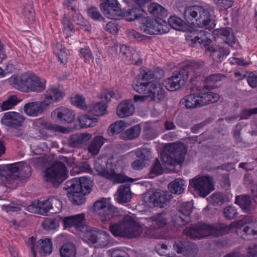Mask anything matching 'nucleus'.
<instances>
[{
    "label": "nucleus",
    "instance_id": "1",
    "mask_svg": "<svg viewBox=\"0 0 257 257\" xmlns=\"http://www.w3.org/2000/svg\"><path fill=\"white\" fill-rule=\"evenodd\" d=\"M184 16L185 22L176 16L170 17L168 20L169 25L175 30L187 32L186 40L192 46L198 44L209 45L211 42L209 33L194 28L205 27L211 29L214 27L208 10L199 6H191L185 10Z\"/></svg>",
    "mask_w": 257,
    "mask_h": 257
},
{
    "label": "nucleus",
    "instance_id": "2",
    "mask_svg": "<svg viewBox=\"0 0 257 257\" xmlns=\"http://www.w3.org/2000/svg\"><path fill=\"white\" fill-rule=\"evenodd\" d=\"M109 229L115 237L129 239L139 236L143 231V227L131 213L125 215L118 222L110 224Z\"/></svg>",
    "mask_w": 257,
    "mask_h": 257
},
{
    "label": "nucleus",
    "instance_id": "3",
    "mask_svg": "<svg viewBox=\"0 0 257 257\" xmlns=\"http://www.w3.org/2000/svg\"><path fill=\"white\" fill-rule=\"evenodd\" d=\"M7 170L6 176L2 174L1 180L3 184L8 188L15 189L25 178L31 174L30 166L22 162L7 165L5 166Z\"/></svg>",
    "mask_w": 257,
    "mask_h": 257
},
{
    "label": "nucleus",
    "instance_id": "4",
    "mask_svg": "<svg viewBox=\"0 0 257 257\" xmlns=\"http://www.w3.org/2000/svg\"><path fill=\"white\" fill-rule=\"evenodd\" d=\"M100 160L94 163V170L96 174L108 179L113 182L119 183L123 182H133L134 180L123 175L116 173L115 170L121 169L123 167V161L119 160L118 161L109 160L106 164V169L103 168L100 163Z\"/></svg>",
    "mask_w": 257,
    "mask_h": 257
},
{
    "label": "nucleus",
    "instance_id": "5",
    "mask_svg": "<svg viewBox=\"0 0 257 257\" xmlns=\"http://www.w3.org/2000/svg\"><path fill=\"white\" fill-rule=\"evenodd\" d=\"M187 152L185 145L181 143L168 144L161 154L163 163L175 165L182 163Z\"/></svg>",
    "mask_w": 257,
    "mask_h": 257
},
{
    "label": "nucleus",
    "instance_id": "6",
    "mask_svg": "<svg viewBox=\"0 0 257 257\" xmlns=\"http://www.w3.org/2000/svg\"><path fill=\"white\" fill-rule=\"evenodd\" d=\"M62 209V202L55 197L49 198L43 201H34L27 207L28 211L41 215H44L49 211H52V213H57L60 212Z\"/></svg>",
    "mask_w": 257,
    "mask_h": 257
},
{
    "label": "nucleus",
    "instance_id": "7",
    "mask_svg": "<svg viewBox=\"0 0 257 257\" xmlns=\"http://www.w3.org/2000/svg\"><path fill=\"white\" fill-rule=\"evenodd\" d=\"M189 188L193 189L198 195L203 197L214 189L212 178L206 176H196L190 180Z\"/></svg>",
    "mask_w": 257,
    "mask_h": 257
},
{
    "label": "nucleus",
    "instance_id": "8",
    "mask_svg": "<svg viewBox=\"0 0 257 257\" xmlns=\"http://www.w3.org/2000/svg\"><path fill=\"white\" fill-rule=\"evenodd\" d=\"M84 237L83 240L85 242L96 248L107 246L110 243L111 238L108 232L98 230L92 227Z\"/></svg>",
    "mask_w": 257,
    "mask_h": 257
},
{
    "label": "nucleus",
    "instance_id": "9",
    "mask_svg": "<svg viewBox=\"0 0 257 257\" xmlns=\"http://www.w3.org/2000/svg\"><path fill=\"white\" fill-rule=\"evenodd\" d=\"M183 232L187 236L194 239H199L211 234L216 236L220 234V231L216 227L206 224H200L187 227Z\"/></svg>",
    "mask_w": 257,
    "mask_h": 257
},
{
    "label": "nucleus",
    "instance_id": "10",
    "mask_svg": "<svg viewBox=\"0 0 257 257\" xmlns=\"http://www.w3.org/2000/svg\"><path fill=\"white\" fill-rule=\"evenodd\" d=\"M114 207L111 203L110 198H101L97 200L93 205L95 213L98 215L102 222L109 220L112 217Z\"/></svg>",
    "mask_w": 257,
    "mask_h": 257
},
{
    "label": "nucleus",
    "instance_id": "11",
    "mask_svg": "<svg viewBox=\"0 0 257 257\" xmlns=\"http://www.w3.org/2000/svg\"><path fill=\"white\" fill-rule=\"evenodd\" d=\"M85 215L83 213L77 214L73 216L65 217L63 218V221L64 226L65 228L74 227L78 232V234L83 239L84 234H86L91 226L84 224Z\"/></svg>",
    "mask_w": 257,
    "mask_h": 257
},
{
    "label": "nucleus",
    "instance_id": "12",
    "mask_svg": "<svg viewBox=\"0 0 257 257\" xmlns=\"http://www.w3.org/2000/svg\"><path fill=\"white\" fill-rule=\"evenodd\" d=\"M45 177L54 184H60L68 177V172L65 166L58 162L46 170Z\"/></svg>",
    "mask_w": 257,
    "mask_h": 257
},
{
    "label": "nucleus",
    "instance_id": "13",
    "mask_svg": "<svg viewBox=\"0 0 257 257\" xmlns=\"http://www.w3.org/2000/svg\"><path fill=\"white\" fill-rule=\"evenodd\" d=\"M27 244L31 248L33 257H36L37 252L41 255H45L52 252V243L49 238L41 239L37 242L36 238L31 236L28 240Z\"/></svg>",
    "mask_w": 257,
    "mask_h": 257
},
{
    "label": "nucleus",
    "instance_id": "14",
    "mask_svg": "<svg viewBox=\"0 0 257 257\" xmlns=\"http://www.w3.org/2000/svg\"><path fill=\"white\" fill-rule=\"evenodd\" d=\"M35 74L26 73L20 75H12L8 81L16 89L24 92H30V89L35 77Z\"/></svg>",
    "mask_w": 257,
    "mask_h": 257
},
{
    "label": "nucleus",
    "instance_id": "15",
    "mask_svg": "<svg viewBox=\"0 0 257 257\" xmlns=\"http://www.w3.org/2000/svg\"><path fill=\"white\" fill-rule=\"evenodd\" d=\"M188 71L182 70L179 72H174L171 77L165 80L164 86L169 91H175L179 89L185 83L188 78Z\"/></svg>",
    "mask_w": 257,
    "mask_h": 257
},
{
    "label": "nucleus",
    "instance_id": "16",
    "mask_svg": "<svg viewBox=\"0 0 257 257\" xmlns=\"http://www.w3.org/2000/svg\"><path fill=\"white\" fill-rule=\"evenodd\" d=\"M64 95V93L57 87L51 86L41 95V100L43 102V105L48 107L51 104L60 101Z\"/></svg>",
    "mask_w": 257,
    "mask_h": 257
},
{
    "label": "nucleus",
    "instance_id": "17",
    "mask_svg": "<svg viewBox=\"0 0 257 257\" xmlns=\"http://www.w3.org/2000/svg\"><path fill=\"white\" fill-rule=\"evenodd\" d=\"M165 96V91L160 84L154 80L146 82V98H150L156 102L162 100Z\"/></svg>",
    "mask_w": 257,
    "mask_h": 257
},
{
    "label": "nucleus",
    "instance_id": "18",
    "mask_svg": "<svg viewBox=\"0 0 257 257\" xmlns=\"http://www.w3.org/2000/svg\"><path fill=\"white\" fill-rule=\"evenodd\" d=\"M51 118L54 120L60 121L68 123L73 122L75 119L74 112L69 108L63 106L59 107L51 113Z\"/></svg>",
    "mask_w": 257,
    "mask_h": 257
},
{
    "label": "nucleus",
    "instance_id": "19",
    "mask_svg": "<svg viewBox=\"0 0 257 257\" xmlns=\"http://www.w3.org/2000/svg\"><path fill=\"white\" fill-rule=\"evenodd\" d=\"M193 207L192 202L183 203L179 206V215H177L173 218L175 224L178 226L185 224L190 220V214Z\"/></svg>",
    "mask_w": 257,
    "mask_h": 257
},
{
    "label": "nucleus",
    "instance_id": "20",
    "mask_svg": "<svg viewBox=\"0 0 257 257\" xmlns=\"http://www.w3.org/2000/svg\"><path fill=\"white\" fill-rule=\"evenodd\" d=\"M92 182L88 178L82 177L74 178L67 182L68 187H74L84 194H88L92 190Z\"/></svg>",
    "mask_w": 257,
    "mask_h": 257
},
{
    "label": "nucleus",
    "instance_id": "21",
    "mask_svg": "<svg viewBox=\"0 0 257 257\" xmlns=\"http://www.w3.org/2000/svg\"><path fill=\"white\" fill-rule=\"evenodd\" d=\"M170 199V196L166 192L158 190L150 195L148 202L150 206L163 208L167 205Z\"/></svg>",
    "mask_w": 257,
    "mask_h": 257
},
{
    "label": "nucleus",
    "instance_id": "22",
    "mask_svg": "<svg viewBox=\"0 0 257 257\" xmlns=\"http://www.w3.org/2000/svg\"><path fill=\"white\" fill-rule=\"evenodd\" d=\"M244 224H248L250 226H246L243 229V232L246 234H257V221L253 222L252 218L250 216L245 217L243 220H237L230 224L229 226H227L228 230L231 228H238L241 227Z\"/></svg>",
    "mask_w": 257,
    "mask_h": 257
},
{
    "label": "nucleus",
    "instance_id": "23",
    "mask_svg": "<svg viewBox=\"0 0 257 257\" xmlns=\"http://www.w3.org/2000/svg\"><path fill=\"white\" fill-rule=\"evenodd\" d=\"M135 112V106L131 99L122 101L117 105L116 110L117 116L123 118L133 115Z\"/></svg>",
    "mask_w": 257,
    "mask_h": 257
},
{
    "label": "nucleus",
    "instance_id": "24",
    "mask_svg": "<svg viewBox=\"0 0 257 257\" xmlns=\"http://www.w3.org/2000/svg\"><path fill=\"white\" fill-rule=\"evenodd\" d=\"M137 7L132 9L125 10L121 14L127 21H134L138 19L144 13L145 0H133Z\"/></svg>",
    "mask_w": 257,
    "mask_h": 257
},
{
    "label": "nucleus",
    "instance_id": "25",
    "mask_svg": "<svg viewBox=\"0 0 257 257\" xmlns=\"http://www.w3.org/2000/svg\"><path fill=\"white\" fill-rule=\"evenodd\" d=\"M24 118L20 113L15 111H9L5 113L2 118L3 124L12 127L21 126Z\"/></svg>",
    "mask_w": 257,
    "mask_h": 257
},
{
    "label": "nucleus",
    "instance_id": "26",
    "mask_svg": "<svg viewBox=\"0 0 257 257\" xmlns=\"http://www.w3.org/2000/svg\"><path fill=\"white\" fill-rule=\"evenodd\" d=\"M46 108L45 105H43V102L41 100L40 101L26 104L24 106V111L27 115L35 117L40 115Z\"/></svg>",
    "mask_w": 257,
    "mask_h": 257
},
{
    "label": "nucleus",
    "instance_id": "27",
    "mask_svg": "<svg viewBox=\"0 0 257 257\" xmlns=\"http://www.w3.org/2000/svg\"><path fill=\"white\" fill-rule=\"evenodd\" d=\"M132 192L130 186L127 185H120L114 195L116 201L120 204L127 203L132 199Z\"/></svg>",
    "mask_w": 257,
    "mask_h": 257
},
{
    "label": "nucleus",
    "instance_id": "28",
    "mask_svg": "<svg viewBox=\"0 0 257 257\" xmlns=\"http://www.w3.org/2000/svg\"><path fill=\"white\" fill-rule=\"evenodd\" d=\"M133 89L137 93L142 94L145 91V69L141 67L132 84Z\"/></svg>",
    "mask_w": 257,
    "mask_h": 257
},
{
    "label": "nucleus",
    "instance_id": "29",
    "mask_svg": "<svg viewBox=\"0 0 257 257\" xmlns=\"http://www.w3.org/2000/svg\"><path fill=\"white\" fill-rule=\"evenodd\" d=\"M69 191L68 192V197L69 200L74 204L81 205L85 202V196L82 192L74 187H68Z\"/></svg>",
    "mask_w": 257,
    "mask_h": 257
},
{
    "label": "nucleus",
    "instance_id": "30",
    "mask_svg": "<svg viewBox=\"0 0 257 257\" xmlns=\"http://www.w3.org/2000/svg\"><path fill=\"white\" fill-rule=\"evenodd\" d=\"M187 186L186 181L182 179H176L168 185L170 192L176 194H180L184 192Z\"/></svg>",
    "mask_w": 257,
    "mask_h": 257
},
{
    "label": "nucleus",
    "instance_id": "31",
    "mask_svg": "<svg viewBox=\"0 0 257 257\" xmlns=\"http://www.w3.org/2000/svg\"><path fill=\"white\" fill-rule=\"evenodd\" d=\"M200 106L206 105L209 103H214L219 99V95L211 92H203L198 93Z\"/></svg>",
    "mask_w": 257,
    "mask_h": 257
},
{
    "label": "nucleus",
    "instance_id": "32",
    "mask_svg": "<svg viewBox=\"0 0 257 257\" xmlns=\"http://www.w3.org/2000/svg\"><path fill=\"white\" fill-rule=\"evenodd\" d=\"M91 136V135L89 133L73 135L69 139V144L72 147H79L89 140Z\"/></svg>",
    "mask_w": 257,
    "mask_h": 257
},
{
    "label": "nucleus",
    "instance_id": "33",
    "mask_svg": "<svg viewBox=\"0 0 257 257\" xmlns=\"http://www.w3.org/2000/svg\"><path fill=\"white\" fill-rule=\"evenodd\" d=\"M105 143V139L101 136H96L88 147V151L92 155H97Z\"/></svg>",
    "mask_w": 257,
    "mask_h": 257
},
{
    "label": "nucleus",
    "instance_id": "34",
    "mask_svg": "<svg viewBox=\"0 0 257 257\" xmlns=\"http://www.w3.org/2000/svg\"><path fill=\"white\" fill-rule=\"evenodd\" d=\"M180 103L187 108H193L200 106L198 94H191L185 96L181 99Z\"/></svg>",
    "mask_w": 257,
    "mask_h": 257
},
{
    "label": "nucleus",
    "instance_id": "35",
    "mask_svg": "<svg viewBox=\"0 0 257 257\" xmlns=\"http://www.w3.org/2000/svg\"><path fill=\"white\" fill-rule=\"evenodd\" d=\"M106 108L107 105L105 103L100 102L88 106L86 111L96 116H101L105 114Z\"/></svg>",
    "mask_w": 257,
    "mask_h": 257
},
{
    "label": "nucleus",
    "instance_id": "36",
    "mask_svg": "<svg viewBox=\"0 0 257 257\" xmlns=\"http://www.w3.org/2000/svg\"><path fill=\"white\" fill-rule=\"evenodd\" d=\"M141 130L140 124L135 125L122 133L120 135V137L123 140H131L135 139L140 135Z\"/></svg>",
    "mask_w": 257,
    "mask_h": 257
},
{
    "label": "nucleus",
    "instance_id": "37",
    "mask_svg": "<svg viewBox=\"0 0 257 257\" xmlns=\"http://www.w3.org/2000/svg\"><path fill=\"white\" fill-rule=\"evenodd\" d=\"M130 124V123H127L124 120H120L116 121L109 126L108 133L109 135L118 134L122 132L128 125Z\"/></svg>",
    "mask_w": 257,
    "mask_h": 257
},
{
    "label": "nucleus",
    "instance_id": "38",
    "mask_svg": "<svg viewBox=\"0 0 257 257\" xmlns=\"http://www.w3.org/2000/svg\"><path fill=\"white\" fill-rule=\"evenodd\" d=\"M76 248L73 243H65L60 249L61 257H76Z\"/></svg>",
    "mask_w": 257,
    "mask_h": 257
},
{
    "label": "nucleus",
    "instance_id": "39",
    "mask_svg": "<svg viewBox=\"0 0 257 257\" xmlns=\"http://www.w3.org/2000/svg\"><path fill=\"white\" fill-rule=\"evenodd\" d=\"M252 200L247 195H240L236 197L235 203L238 205L242 210L247 212L251 208Z\"/></svg>",
    "mask_w": 257,
    "mask_h": 257
},
{
    "label": "nucleus",
    "instance_id": "40",
    "mask_svg": "<svg viewBox=\"0 0 257 257\" xmlns=\"http://www.w3.org/2000/svg\"><path fill=\"white\" fill-rule=\"evenodd\" d=\"M0 205L2 210L9 213L17 212L21 210L23 207L19 201H6L4 204H1Z\"/></svg>",
    "mask_w": 257,
    "mask_h": 257
},
{
    "label": "nucleus",
    "instance_id": "41",
    "mask_svg": "<svg viewBox=\"0 0 257 257\" xmlns=\"http://www.w3.org/2000/svg\"><path fill=\"white\" fill-rule=\"evenodd\" d=\"M46 80L35 75L33 82L30 89V92H40L46 88Z\"/></svg>",
    "mask_w": 257,
    "mask_h": 257
},
{
    "label": "nucleus",
    "instance_id": "42",
    "mask_svg": "<svg viewBox=\"0 0 257 257\" xmlns=\"http://www.w3.org/2000/svg\"><path fill=\"white\" fill-rule=\"evenodd\" d=\"M161 25L156 20H147L146 23V33L156 35L161 33Z\"/></svg>",
    "mask_w": 257,
    "mask_h": 257
},
{
    "label": "nucleus",
    "instance_id": "43",
    "mask_svg": "<svg viewBox=\"0 0 257 257\" xmlns=\"http://www.w3.org/2000/svg\"><path fill=\"white\" fill-rule=\"evenodd\" d=\"M206 52L209 54L214 60L216 61H221L222 57L224 55L227 56L229 54V51L228 50L225 49L222 51L221 49H215L212 46L207 47Z\"/></svg>",
    "mask_w": 257,
    "mask_h": 257
},
{
    "label": "nucleus",
    "instance_id": "44",
    "mask_svg": "<svg viewBox=\"0 0 257 257\" xmlns=\"http://www.w3.org/2000/svg\"><path fill=\"white\" fill-rule=\"evenodd\" d=\"M62 24L63 26V33L65 37H69L72 36L74 33L75 29L69 18L67 16H65L62 20Z\"/></svg>",
    "mask_w": 257,
    "mask_h": 257
},
{
    "label": "nucleus",
    "instance_id": "45",
    "mask_svg": "<svg viewBox=\"0 0 257 257\" xmlns=\"http://www.w3.org/2000/svg\"><path fill=\"white\" fill-rule=\"evenodd\" d=\"M78 119L80 127H94L96 125L97 122L96 118L89 117L87 115H80Z\"/></svg>",
    "mask_w": 257,
    "mask_h": 257
},
{
    "label": "nucleus",
    "instance_id": "46",
    "mask_svg": "<svg viewBox=\"0 0 257 257\" xmlns=\"http://www.w3.org/2000/svg\"><path fill=\"white\" fill-rule=\"evenodd\" d=\"M64 161L66 162L69 166L72 167V172L74 173H80L82 172H87L91 173L92 172V169L87 165H85L84 169H79L78 166L76 165L75 160L74 158L67 159L64 157Z\"/></svg>",
    "mask_w": 257,
    "mask_h": 257
},
{
    "label": "nucleus",
    "instance_id": "47",
    "mask_svg": "<svg viewBox=\"0 0 257 257\" xmlns=\"http://www.w3.org/2000/svg\"><path fill=\"white\" fill-rule=\"evenodd\" d=\"M34 128L38 130L39 132V135L35 136L38 139L44 138L45 137L46 131L48 127L46 126L45 121L42 119H36L33 123Z\"/></svg>",
    "mask_w": 257,
    "mask_h": 257
},
{
    "label": "nucleus",
    "instance_id": "48",
    "mask_svg": "<svg viewBox=\"0 0 257 257\" xmlns=\"http://www.w3.org/2000/svg\"><path fill=\"white\" fill-rule=\"evenodd\" d=\"M149 13L155 16H165L167 15L166 11L161 5L157 3L151 4L148 7Z\"/></svg>",
    "mask_w": 257,
    "mask_h": 257
},
{
    "label": "nucleus",
    "instance_id": "49",
    "mask_svg": "<svg viewBox=\"0 0 257 257\" xmlns=\"http://www.w3.org/2000/svg\"><path fill=\"white\" fill-rule=\"evenodd\" d=\"M71 102L73 105L86 111L88 106L85 103V98L82 95L76 94L73 95L71 98Z\"/></svg>",
    "mask_w": 257,
    "mask_h": 257
},
{
    "label": "nucleus",
    "instance_id": "50",
    "mask_svg": "<svg viewBox=\"0 0 257 257\" xmlns=\"http://www.w3.org/2000/svg\"><path fill=\"white\" fill-rule=\"evenodd\" d=\"M54 53L57 55L61 63H64L67 60V54L64 47L59 43H57L54 48Z\"/></svg>",
    "mask_w": 257,
    "mask_h": 257
},
{
    "label": "nucleus",
    "instance_id": "51",
    "mask_svg": "<svg viewBox=\"0 0 257 257\" xmlns=\"http://www.w3.org/2000/svg\"><path fill=\"white\" fill-rule=\"evenodd\" d=\"M120 51L124 56L130 59H136L139 55L133 48L128 47L125 45H122L120 47Z\"/></svg>",
    "mask_w": 257,
    "mask_h": 257
},
{
    "label": "nucleus",
    "instance_id": "52",
    "mask_svg": "<svg viewBox=\"0 0 257 257\" xmlns=\"http://www.w3.org/2000/svg\"><path fill=\"white\" fill-rule=\"evenodd\" d=\"M19 102V100L16 95H12L8 97V99L4 101L1 105L3 110H7L12 109Z\"/></svg>",
    "mask_w": 257,
    "mask_h": 257
},
{
    "label": "nucleus",
    "instance_id": "53",
    "mask_svg": "<svg viewBox=\"0 0 257 257\" xmlns=\"http://www.w3.org/2000/svg\"><path fill=\"white\" fill-rule=\"evenodd\" d=\"M210 203L215 205H221L224 202L227 200V198L224 197L223 194L219 193L212 194L208 199Z\"/></svg>",
    "mask_w": 257,
    "mask_h": 257
},
{
    "label": "nucleus",
    "instance_id": "54",
    "mask_svg": "<svg viewBox=\"0 0 257 257\" xmlns=\"http://www.w3.org/2000/svg\"><path fill=\"white\" fill-rule=\"evenodd\" d=\"M74 21L76 22L77 25L80 26V29H82L84 31H90V25L81 15H77L74 18Z\"/></svg>",
    "mask_w": 257,
    "mask_h": 257
},
{
    "label": "nucleus",
    "instance_id": "55",
    "mask_svg": "<svg viewBox=\"0 0 257 257\" xmlns=\"http://www.w3.org/2000/svg\"><path fill=\"white\" fill-rule=\"evenodd\" d=\"M42 225L46 230H55L59 227L58 221L55 219H46L44 220Z\"/></svg>",
    "mask_w": 257,
    "mask_h": 257
},
{
    "label": "nucleus",
    "instance_id": "56",
    "mask_svg": "<svg viewBox=\"0 0 257 257\" xmlns=\"http://www.w3.org/2000/svg\"><path fill=\"white\" fill-rule=\"evenodd\" d=\"M237 214L236 209L232 206H227L223 210V214L228 219L234 218L236 216Z\"/></svg>",
    "mask_w": 257,
    "mask_h": 257
},
{
    "label": "nucleus",
    "instance_id": "57",
    "mask_svg": "<svg viewBox=\"0 0 257 257\" xmlns=\"http://www.w3.org/2000/svg\"><path fill=\"white\" fill-rule=\"evenodd\" d=\"M152 221L157 224L158 227H162L166 224V214L164 213L158 214L153 217Z\"/></svg>",
    "mask_w": 257,
    "mask_h": 257
},
{
    "label": "nucleus",
    "instance_id": "58",
    "mask_svg": "<svg viewBox=\"0 0 257 257\" xmlns=\"http://www.w3.org/2000/svg\"><path fill=\"white\" fill-rule=\"evenodd\" d=\"M87 13L88 15L94 20L100 21L103 19L98 10L95 7L89 8Z\"/></svg>",
    "mask_w": 257,
    "mask_h": 257
},
{
    "label": "nucleus",
    "instance_id": "59",
    "mask_svg": "<svg viewBox=\"0 0 257 257\" xmlns=\"http://www.w3.org/2000/svg\"><path fill=\"white\" fill-rule=\"evenodd\" d=\"M80 53L81 57L84 59L85 62H89L93 59L92 53L89 49H81L80 50Z\"/></svg>",
    "mask_w": 257,
    "mask_h": 257
},
{
    "label": "nucleus",
    "instance_id": "60",
    "mask_svg": "<svg viewBox=\"0 0 257 257\" xmlns=\"http://www.w3.org/2000/svg\"><path fill=\"white\" fill-rule=\"evenodd\" d=\"M174 248L178 253L184 254L188 249L187 248V246H185L181 241L176 242L174 244Z\"/></svg>",
    "mask_w": 257,
    "mask_h": 257
},
{
    "label": "nucleus",
    "instance_id": "61",
    "mask_svg": "<svg viewBox=\"0 0 257 257\" xmlns=\"http://www.w3.org/2000/svg\"><path fill=\"white\" fill-rule=\"evenodd\" d=\"M104 29L109 33L113 34H116L118 31L117 25L112 21L108 23L104 27Z\"/></svg>",
    "mask_w": 257,
    "mask_h": 257
},
{
    "label": "nucleus",
    "instance_id": "62",
    "mask_svg": "<svg viewBox=\"0 0 257 257\" xmlns=\"http://www.w3.org/2000/svg\"><path fill=\"white\" fill-rule=\"evenodd\" d=\"M215 2L221 9H227L232 5L231 1L229 0H216Z\"/></svg>",
    "mask_w": 257,
    "mask_h": 257
},
{
    "label": "nucleus",
    "instance_id": "63",
    "mask_svg": "<svg viewBox=\"0 0 257 257\" xmlns=\"http://www.w3.org/2000/svg\"><path fill=\"white\" fill-rule=\"evenodd\" d=\"M257 113V107L249 109H245L244 111H242L240 118L241 119H246L250 115L252 114H255Z\"/></svg>",
    "mask_w": 257,
    "mask_h": 257
},
{
    "label": "nucleus",
    "instance_id": "64",
    "mask_svg": "<svg viewBox=\"0 0 257 257\" xmlns=\"http://www.w3.org/2000/svg\"><path fill=\"white\" fill-rule=\"evenodd\" d=\"M162 167L161 166L160 162L158 160H156L152 167L151 172L154 174H160L162 173Z\"/></svg>",
    "mask_w": 257,
    "mask_h": 257
}]
</instances>
